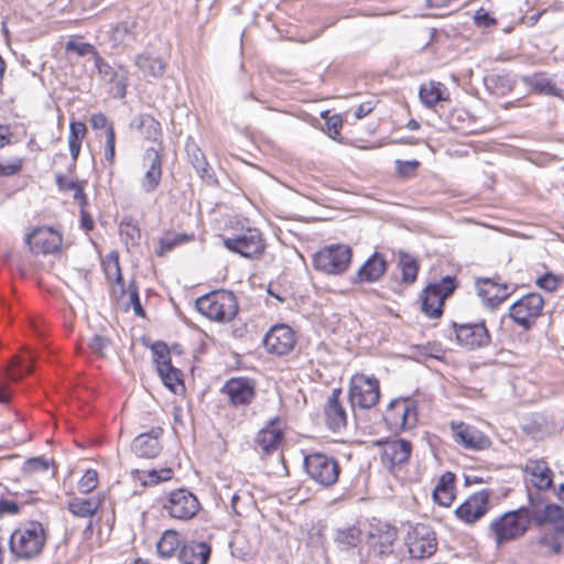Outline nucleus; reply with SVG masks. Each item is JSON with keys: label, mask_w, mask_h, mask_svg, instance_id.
Wrapping results in <instances>:
<instances>
[{"label": "nucleus", "mask_w": 564, "mask_h": 564, "mask_svg": "<svg viewBox=\"0 0 564 564\" xmlns=\"http://www.w3.org/2000/svg\"><path fill=\"white\" fill-rule=\"evenodd\" d=\"M86 207H80V223L82 227L89 231L94 228V220L90 214L85 209Z\"/></svg>", "instance_id": "774afa93"}, {"label": "nucleus", "mask_w": 564, "mask_h": 564, "mask_svg": "<svg viewBox=\"0 0 564 564\" xmlns=\"http://www.w3.org/2000/svg\"><path fill=\"white\" fill-rule=\"evenodd\" d=\"M453 440L456 444L469 451H484L491 446V440L477 427L464 423L452 422Z\"/></svg>", "instance_id": "f3484780"}, {"label": "nucleus", "mask_w": 564, "mask_h": 564, "mask_svg": "<svg viewBox=\"0 0 564 564\" xmlns=\"http://www.w3.org/2000/svg\"><path fill=\"white\" fill-rule=\"evenodd\" d=\"M304 468L310 478L324 488L333 487L339 478L340 466L334 456L314 452L304 457Z\"/></svg>", "instance_id": "39448f33"}, {"label": "nucleus", "mask_w": 564, "mask_h": 564, "mask_svg": "<svg viewBox=\"0 0 564 564\" xmlns=\"http://www.w3.org/2000/svg\"><path fill=\"white\" fill-rule=\"evenodd\" d=\"M543 306L544 300L539 293H529L510 306L509 316L524 330H529L541 315Z\"/></svg>", "instance_id": "1a4fd4ad"}, {"label": "nucleus", "mask_w": 564, "mask_h": 564, "mask_svg": "<svg viewBox=\"0 0 564 564\" xmlns=\"http://www.w3.org/2000/svg\"><path fill=\"white\" fill-rule=\"evenodd\" d=\"M98 474L95 469H87L78 481V489L83 494H88L97 487Z\"/></svg>", "instance_id": "603ef678"}, {"label": "nucleus", "mask_w": 564, "mask_h": 564, "mask_svg": "<svg viewBox=\"0 0 564 564\" xmlns=\"http://www.w3.org/2000/svg\"><path fill=\"white\" fill-rule=\"evenodd\" d=\"M373 108H375V104L372 100L365 101L357 107V109L355 111V116L358 119H361V118L366 117L367 115H369L373 110Z\"/></svg>", "instance_id": "338daca9"}, {"label": "nucleus", "mask_w": 564, "mask_h": 564, "mask_svg": "<svg viewBox=\"0 0 564 564\" xmlns=\"http://www.w3.org/2000/svg\"><path fill=\"white\" fill-rule=\"evenodd\" d=\"M181 239H172L171 237H164L160 241V251H158L159 256L164 254L167 251H171Z\"/></svg>", "instance_id": "69168bd1"}, {"label": "nucleus", "mask_w": 564, "mask_h": 564, "mask_svg": "<svg viewBox=\"0 0 564 564\" xmlns=\"http://www.w3.org/2000/svg\"><path fill=\"white\" fill-rule=\"evenodd\" d=\"M295 343V333L285 324L272 326L263 338L267 350L278 356L289 354L294 348Z\"/></svg>", "instance_id": "6ab92c4d"}, {"label": "nucleus", "mask_w": 564, "mask_h": 564, "mask_svg": "<svg viewBox=\"0 0 564 564\" xmlns=\"http://www.w3.org/2000/svg\"><path fill=\"white\" fill-rule=\"evenodd\" d=\"M490 492L487 489L471 494L456 510V517L466 524H474L489 510Z\"/></svg>", "instance_id": "dca6fc26"}, {"label": "nucleus", "mask_w": 564, "mask_h": 564, "mask_svg": "<svg viewBox=\"0 0 564 564\" xmlns=\"http://www.w3.org/2000/svg\"><path fill=\"white\" fill-rule=\"evenodd\" d=\"M162 434V427H153L147 433H141L131 444L132 452L141 458L156 457L162 449L159 441Z\"/></svg>", "instance_id": "4be33fe9"}, {"label": "nucleus", "mask_w": 564, "mask_h": 564, "mask_svg": "<svg viewBox=\"0 0 564 564\" xmlns=\"http://www.w3.org/2000/svg\"><path fill=\"white\" fill-rule=\"evenodd\" d=\"M458 344L467 349L486 347L490 344L491 337L484 321L479 323H453Z\"/></svg>", "instance_id": "2eb2a0df"}, {"label": "nucleus", "mask_w": 564, "mask_h": 564, "mask_svg": "<svg viewBox=\"0 0 564 564\" xmlns=\"http://www.w3.org/2000/svg\"><path fill=\"white\" fill-rule=\"evenodd\" d=\"M104 271L109 281H113L120 286V292L124 293L123 279L119 264V256L117 252H111L108 258L102 262Z\"/></svg>", "instance_id": "a19ab883"}, {"label": "nucleus", "mask_w": 564, "mask_h": 564, "mask_svg": "<svg viewBox=\"0 0 564 564\" xmlns=\"http://www.w3.org/2000/svg\"><path fill=\"white\" fill-rule=\"evenodd\" d=\"M521 82L531 93L553 97L562 96V89L556 86L553 78L546 73L539 72L523 75Z\"/></svg>", "instance_id": "393cba45"}, {"label": "nucleus", "mask_w": 564, "mask_h": 564, "mask_svg": "<svg viewBox=\"0 0 564 564\" xmlns=\"http://www.w3.org/2000/svg\"><path fill=\"white\" fill-rule=\"evenodd\" d=\"M402 280L405 283H413L416 280L419 265L416 261L410 257H403L400 261Z\"/></svg>", "instance_id": "09e8293b"}, {"label": "nucleus", "mask_w": 564, "mask_h": 564, "mask_svg": "<svg viewBox=\"0 0 564 564\" xmlns=\"http://www.w3.org/2000/svg\"><path fill=\"white\" fill-rule=\"evenodd\" d=\"M224 246L243 258L260 257L265 249V241L258 228L249 227L224 239Z\"/></svg>", "instance_id": "0eeeda50"}, {"label": "nucleus", "mask_w": 564, "mask_h": 564, "mask_svg": "<svg viewBox=\"0 0 564 564\" xmlns=\"http://www.w3.org/2000/svg\"><path fill=\"white\" fill-rule=\"evenodd\" d=\"M283 441V423L279 417L270 420L267 426L259 431L256 442L264 453L275 451Z\"/></svg>", "instance_id": "a878e982"}, {"label": "nucleus", "mask_w": 564, "mask_h": 564, "mask_svg": "<svg viewBox=\"0 0 564 564\" xmlns=\"http://www.w3.org/2000/svg\"><path fill=\"white\" fill-rule=\"evenodd\" d=\"M536 285L545 291L552 292L560 285V280L552 273H545L536 280Z\"/></svg>", "instance_id": "4d7b16f0"}, {"label": "nucleus", "mask_w": 564, "mask_h": 564, "mask_svg": "<svg viewBox=\"0 0 564 564\" xmlns=\"http://www.w3.org/2000/svg\"><path fill=\"white\" fill-rule=\"evenodd\" d=\"M130 128L138 130L145 140L155 142L162 135L161 123L150 113H140L130 122Z\"/></svg>", "instance_id": "7c9ffc66"}, {"label": "nucleus", "mask_w": 564, "mask_h": 564, "mask_svg": "<svg viewBox=\"0 0 564 564\" xmlns=\"http://www.w3.org/2000/svg\"><path fill=\"white\" fill-rule=\"evenodd\" d=\"M524 471L531 476L532 485L539 490H545L552 486V470L544 460L529 459Z\"/></svg>", "instance_id": "c756f323"}, {"label": "nucleus", "mask_w": 564, "mask_h": 564, "mask_svg": "<svg viewBox=\"0 0 564 564\" xmlns=\"http://www.w3.org/2000/svg\"><path fill=\"white\" fill-rule=\"evenodd\" d=\"M162 178V173L156 172H144L140 181L141 188L144 193L150 194L153 193L160 185Z\"/></svg>", "instance_id": "3c124183"}, {"label": "nucleus", "mask_w": 564, "mask_h": 564, "mask_svg": "<svg viewBox=\"0 0 564 564\" xmlns=\"http://www.w3.org/2000/svg\"><path fill=\"white\" fill-rule=\"evenodd\" d=\"M87 133V127L82 121H73L69 124L68 148L75 162L80 153L82 142Z\"/></svg>", "instance_id": "e433bc0d"}, {"label": "nucleus", "mask_w": 564, "mask_h": 564, "mask_svg": "<svg viewBox=\"0 0 564 564\" xmlns=\"http://www.w3.org/2000/svg\"><path fill=\"white\" fill-rule=\"evenodd\" d=\"M142 166L147 172L162 173V155L159 150L148 148L142 155Z\"/></svg>", "instance_id": "49530a36"}, {"label": "nucleus", "mask_w": 564, "mask_h": 564, "mask_svg": "<svg viewBox=\"0 0 564 564\" xmlns=\"http://www.w3.org/2000/svg\"><path fill=\"white\" fill-rule=\"evenodd\" d=\"M397 171L398 174L403 177H411L414 175L416 169L419 167L420 163L416 160L413 161H401L397 160Z\"/></svg>", "instance_id": "6e6d98bb"}, {"label": "nucleus", "mask_w": 564, "mask_h": 564, "mask_svg": "<svg viewBox=\"0 0 564 564\" xmlns=\"http://www.w3.org/2000/svg\"><path fill=\"white\" fill-rule=\"evenodd\" d=\"M398 539V530L390 524H382L370 533L372 553L384 558L393 554V544Z\"/></svg>", "instance_id": "412c9836"}, {"label": "nucleus", "mask_w": 564, "mask_h": 564, "mask_svg": "<svg viewBox=\"0 0 564 564\" xmlns=\"http://www.w3.org/2000/svg\"><path fill=\"white\" fill-rule=\"evenodd\" d=\"M474 21L477 26L485 28L495 25L497 23L496 19L490 17V14L484 8H480L479 10L476 11L474 15Z\"/></svg>", "instance_id": "13d9d810"}, {"label": "nucleus", "mask_w": 564, "mask_h": 564, "mask_svg": "<svg viewBox=\"0 0 564 564\" xmlns=\"http://www.w3.org/2000/svg\"><path fill=\"white\" fill-rule=\"evenodd\" d=\"M180 547V534L173 530H166L156 543V552L161 558H171Z\"/></svg>", "instance_id": "c9c22d12"}, {"label": "nucleus", "mask_w": 564, "mask_h": 564, "mask_svg": "<svg viewBox=\"0 0 564 564\" xmlns=\"http://www.w3.org/2000/svg\"><path fill=\"white\" fill-rule=\"evenodd\" d=\"M52 464L53 462L46 459L44 456L32 457L24 462L22 473L24 475H33L35 473L46 471Z\"/></svg>", "instance_id": "de8ad7c7"}, {"label": "nucleus", "mask_w": 564, "mask_h": 564, "mask_svg": "<svg viewBox=\"0 0 564 564\" xmlns=\"http://www.w3.org/2000/svg\"><path fill=\"white\" fill-rule=\"evenodd\" d=\"M413 402V399L411 398H400L392 400L387 409L386 413V421L390 425L391 429L394 430L395 425L398 424V421L401 417L402 412H404L405 406L409 408V405Z\"/></svg>", "instance_id": "37998d69"}, {"label": "nucleus", "mask_w": 564, "mask_h": 564, "mask_svg": "<svg viewBox=\"0 0 564 564\" xmlns=\"http://www.w3.org/2000/svg\"><path fill=\"white\" fill-rule=\"evenodd\" d=\"M25 242L32 252L50 254L61 249L63 238L52 227H39L25 237Z\"/></svg>", "instance_id": "a211bd4d"}, {"label": "nucleus", "mask_w": 564, "mask_h": 564, "mask_svg": "<svg viewBox=\"0 0 564 564\" xmlns=\"http://www.w3.org/2000/svg\"><path fill=\"white\" fill-rule=\"evenodd\" d=\"M419 97L422 104L427 108H433L438 101L446 99L444 86L437 82L422 84L419 90Z\"/></svg>", "instance_id": "f704fd0d"}, {"label": "nucleus", "mask_w": 564, "mask_h": 564, "mask_svg": "<svg viewBox=\"0 0 564 564\" xmlns=\"http://www.w3.org/2000/svg\"><path fill=\"white\" fill-rule=\"evenodd\" d=\"M545 497L540 492H529L528 503L495 518L489 524V532L497 546L524 536L531 524L534 525L533 510L542 507Z\"/></svg>", "instance_id": "f257e3e1"}, {"label": "nucleus", "mask_w": 564, "mask_h": 564, "mask_svg": "<svg viewBox=\"0 0 564 564\" xmlns=\"http://www.w3.org/2000/svg\"><path fill=\"white\" fill-rule=\"evenodd\" d=\"M188 159L199 177L207 183L215 182L213 169L209 166L204 152L189 138L185 145Z\"/></svg>", "instance_id": "cd10ccee"}, {"label": "nucleus", "mask_w": 564, "mask_h": 564, "mask_svg": "<svg viewBox=\"0 0 564 564\" xmlns=\"http://www.w3.org/2000/svg\"><path fill=\"white\" fill-rule=\"evenodd\" d=\"M457 285L456 278L452 275H446L440 282L426 285L420 296L421 311L430 318L441 317L444 301L453 294Z\"/></svg>", "instance_id": "423d86ee"}, {"label": "nucleus", "mask_w": 564, "mask_h": 564, "mask_svg": "<svg viewBox=\"0 0 564 564\" xmlns=\"http://www.w3.org/2000/svg\"><path fill=\"white\" fill-rule=\"evenodd\" d=\"M212 554V547L205 542L191 541L185 543L178 552L182 564H207Z\"/></svg>", "instance_id": "bb28decb"}, {"label": "nucleus", "mask_w": 564, "mask_h": 564, "mask_svg": "<svg viewBox=\"0 0 564 564\" xmlns=\"http://www.w3.org/2000/svg\"><path fill=\"white\" fill-rule=\"evenodd\" d=\"M135 65L148 76L160 77L164 73L165 65L159 57L140 54L135 57Z\"/></svg>", "instance_id": "4c0bfd02"}, {"label": "nucleus", "mask_w": 564, "mask_h": 564, "mask_svg": "<svg viewBox=\"0 0 564 564\" xmlns=\"http://www.w3.org/2000/svg\"><path fill=\"white\" fill-rule=\"evenodd\" d=\"M197 311L210 321L227 323L238 312L235 294L227 290H217L198 297L195 302Z\"/></svg>", "instance_id": "7ed1b4c3"}, {"label": "nucleus", "mask_w": 564, "mask_h": 564, "mask_svg": "<svg viewBox=\"0 0 564 564\" xmlns=\"http://www.w3.org/2000/svg\"><path fill=\"white\" fill-rule=\"evenodd\" d=\"M533 516L536 528L551 527V530L542 531L536 538L541 553L544 556L564 553V508L545 498L542 507L533 510Z\"/></svg>", "instance_id": "f03ea898"}, {"label": "nucleus", "mask_w": 564, "mask_h": 564, "mask_svg": "<svg viewBox=\"0 0 564 564\" xmlns=\"http://www.w3.org/2000/svg\"><path fill=\"white\" fill-rule=\"evenodd\" d=\"M23 362L24 361L18 357L13 359L12 366L14 369L7 370V377L10 380H13V381L20 380L24 376V373H30L32 371V367L31 366L24 367Z\"/></svg>", "instance_id": "864d4df0"}, {"label": "nucleus", "mask_w": 564, "mask_h": 564, "mask_svg": "<svg viewBox=\"0 0 564 564\" xmlns=\"http://www.w3.org/2000/svg\"><path fill=\"white\" fill-rule=\"evenodd\" d=\"M152 352L154 356V361L156 364V369L162 368L163 364H171L170 350L165 343H154L152 345Z\"/></svg>", "instance_id": "8fccbe9b"}, {"label": "nucleus", "mask_w": 564, "mask_h": 564, "mask_svg": "<svg viewBox=\"0 0 564 564\" xmlns=\"http://www.w3.org/2000/svg\"><path fill=\"white\" fill-rule=\"evenodd\" d=\"M412 452L409 441L399 438L384 442L381 451V459L389 467L401 466L408 463Z\"/></svg>", "instance_id": "5701e85b"}, {"label": "nucleus", "mask_w": 564, "mask_h": 564, "mask_svg": "<svg viewBox=\"0 0 564 564\" xmlns=\"http://www.w3.org/2000/svg\"><path fill=\"white\" fill-rule=\"evenodd\" d=\"M455 475L451 471L443 474L433 490V498L436 503L448 507L455 498Z\"/></svg>", "instance_id": "2f4dec72"}, {"label": "nucleus", "mask_w": 564, "mask_h": 564, "mask_svg": "<svg viewBox=\"0 0 564 564\" xmlns=\"http://www.w3.org/2000/svg\"><path fill=\"white\" fill-rule=\"evenodd\" d=\"M134 477L141 481L143 486H155L162 481L170 480L173 477L171 468L135 470Z\"/></svg>", "instance_id": "58836bf2"}, {"label": "nucleus", "mask_w": 564, "mask_h": 564, "mask_svg": "<svg viewBox=\"0 0 564 564\" xmlns=\"http://www.w3.org/2000/svg\"><path fill=\"white\" fill-rule=\"evenodd\" d=\"M129 295H130V302L133 306V311H134L135 315L143 316L144 311H143L141 302H140L138 289L134 285H130Z\"/></svg>", "instance_id": "680f3d73"}, {"label": "nucleus", "mask_w": 564, "mask_h": 564, "mask_svg": "<svg viewBox=\"0 0 564 564\" xmlns=\"http://www.w3.org/2000/svg\"><path fill=\"white\" fill-rule=\"evenodd\" d=\"M100 503V499L95 496L89 498L75 497L69 500L67 509L76 517L89 518L98 511Z\"/></svg>", "instance_id": "72a5a7b5"}, {"label": "nucleus", "mask_w": 564, "mask_h": 564, "mask_svg": "<svg viewBox=\"0 0 564 564\" xmlns=\"http://www.w3.org/2000/svg\"><path fill=\"white\" fill-rule=\"evenodd\" d=\"M326 126L329 135L335 138V135L339 134L340 128L343 126L341 117L339 115H333L332 117L327 118Z\"/></svg>", "instance_id": "052dcab7"}, {"label": "nucleus", "mask_w": 564, "mask_h": 564, "mask_svg": "<svg viewBox=\"0 0 564 564\" xmlns=\"http://www.w3.org/2000/svg\"><path fill=\"white\" fill-rule=\"evenodd\" d=\"M108 345H109L108 338L105 336H101V335H94V337L89 341L90 349L94 352L101 355V356L104 355Z\"/></svg>", "instance_id": "bf43d9fd"}, {"label": "nucleus", "mask_w": 564, "mask_h": 564, "mask_svg": "<svg viewBox=\"0 0 564 564\" xmlns=\"http://www.w3.org/2000/svg\"><path fill=\"white\" fill-rule=\"evenodd\" d=\"M351 261V249L346 245H330L319 250L313 259L314 268L328 274H341Z\"/></svg>", "instance_id": "6e6552de"}, {"label": "nucleus", "mask_w": 564, "mask_h": 564, "mask_svg": "<svg viewBox=\"0 0 564 564\" xmlns=\"http://www.w3.org/2000/svg\"><path fill=\"white\" fill-rule=\"evenodd\" d=\"M19 511V506L12 500L2 499L0 500V516L10 513L15 514Z\"/></svg>", "instance_id": "0e129e2a"}, {"label": "nucleus", "mask_w": 564, "mask_h": 564, "mask_svg": "<svg viewBox=\"0 0 564 564\" xmlns=\"http://www.w3.org/2000/svg\"><path fill=\"white\" fill-rule=\"evenodd\" d=\"M23 160L21 158L12 159L8 164H0V176L8 177L21 172Z\"/></svg>", "instance_id": "5fc2aeb1"}, {"label": "nucleus", "mask_w": 564, "mask_h": 564, "mask_svg": "<svg viewBox=\"0 0 564 564\" xmlns=\"http://www.w3.org/2000/svg\"><path fill=\"white\" fill-rule=\"evenodd\" d=\"M387 271V261L382 254L375 252L357 271V282H376Z\"/></svg>", "instance_id": "c85d7f7f"}, {"label": "nucleus", "mask_w": 564, "mask_h": 564, "mask_svg": "<svg viewBox=\"0 0 564 564\" xmlns=\"http://www.w3.org/2000/svg\"><path fill=\"white\" fill-rule=\"evenodd\" d=\"M199 508L200 505L197 497L184 488L172 490L163 502V509L167 514L178 520L194 518Z\"/></svg>", "instance_id": "9d476101"}, {"label": "nucleus", "mask_w": 564, "mask_h": 564, "mask_svg": "<svg viewBox=\"0 0 564 564\" xmlns=\"http://www.w3.org/2000/svg\"><path fill=\"white\" fill-rule=\"evenodd\" d=\"M417 423V404L416 401L413 400V402L409 405V408L405 406L404 412H402L400 420L398 421V424L395 425L394 430L398 431H408L416 426Z\"/></svg>", "instance_id": "c03bdc74"}, {"label": "nucleus", "mask_w": 564, "mask_h": 564, "mask_svg": "<svg viewBox=\"0 0 564 564\" xmlns=\"http://www.w3.org/2000/svg\"><path fill=\"white\" fill-rule=\"evenodd\" d=\"M89 122H90L91 128L95 130H99V129H104V128L107 129V126L110 124V123H108L107 117L101 112L94 113L90 117Z\"/></svg>", "instance_id": "e2e57ef3"}, {"label": "nucleus", "mask_w": 564, "mask_h": 564, "mask_svg": "<svg viewBox=\"0 0 564 564\" xmlns=\"http://www.w3.org/2000/svg\"><path fill=\"white\" fill-rule=\"evenodd\" d=\"M100 80L109 86L108 94L112 98L122 99L127 95L129 73L121 65H111L102 57H97L95 65Z\"/></svg>", "instance_id": "ddd939ff"}, {"label": "nucleus", "mask_w": 564, "mask_h": 564, "mask_svg": "<svg viewBox=\"0 0 564 564\" xmlns=\"http://www.w3.org/2000/svg\"><path fill=\"white\" fill-rule=\"evenodd\" d=\"M46 534L41 522L29 521L13 531L10 538V550L20 558L39 555L45 544Z\"/></svg>", "instance_id": "20e7f679"}, {"label": "nucleus", "mask_w": 564, "mask_h": 564, "mask_svg": "<svg viewBox=\"0 0 564 564\" xmlns=\"http://www.w3.org/2000/svg\"><path fill=\"white\" fill-rule=\"evenodd\" d=\"M56 184L61 191H73L74 200L77 202L80 207L87 206L88 199L84 192L83 183L79 181L68 180L66 176L57 174Z\"/></svg>", "instance_id": "ea45409f"}, {"label": "nucleus", "mask_w": 564, "mask_h": 564, "mask_svg": "<svg viewBox=\"0 0 564 564\" xmlns=\"http://www.w3.org/2000/svg\"><path fill=\"white\" fill-rule=\"evenodd\" d=\"M380 398L379 381L365 375H356L351 378L349 388V400L351 406L370 409L375 406Z\"/></svg>", "instance_id": "9b49d317"}, {"label": "nucleus", "mask_w": 564, "mask_h": 564, "mask_svg": "<svg viewBox=\"0 0 564 564\" xmlns=\"http://www.w3.org/2000/svg\"><path fill=\"white\" fill-rule=\"evenodd\" d=\"M509 285L507 283H498L492 279H478L476 289L478 296L488 307L495 308L505 302L510 295Z\"/></svg>", "instance_id": "aec40b11"}, {"label": "nucleus", "mask_w": 564, "mask_h": 564, "mask_svg": "<svg viewBox=\"0 0 564 564\" xmlns=\"http://www.w3.org/2000/svg\"><path fill=\"white\" fill-rule=\"evenodd\" d=\"M66 52H74L78 56L91 55L94 63H97V57H101L94 45L86 42H79L76 40H69L65 44Z\"/></svg>", "instance_id": "a18cd8bd"}, {"label": "nucleus", "mask_w": 564, "mask_h": 564, "mask_svg": "<svg viewBox=\"0 0 564 564\" xmlns=\"http://www.w3.org/2000/svg\"><path fill=\"white\" fill-rule=\"evenodd\" d=\"M408 551L413 558L431 557L437 551L435 532L426 524H416L406 536Z\"/></svg>", "instance_id": "f8f14e48"}, {"label": "nucleus", "mask_w": 564, "mask_h": 564, "mask_svg": "<svg viewBox=\"0 0 564 564\" xmlns=\"http://www.w3.org/2000/svg\"><path fill=\"white\" fill-rule=\"evenodd\" d=\"M256 381L248 377H234L228 379L221 388V393L228 397L232 406H247L257 395Z\"/></svg>", "instance_id": "4468645a"}, {"label": "nucleus", "mask_w": 564, "mask_h": 564, "mask_svg": "<svg viewBox=\"0 0 564 564\" xmlns=\"http://www.w3.org/2000/svg\"><path fill=\"white\" fill-rule=\"evenodd\" d=\"M341 390L334 389L327 399L324 408L325 422L333 432L340 431L347 424V414L344 406L339 403Z\"/></svg>", "instance_id": "b1692460"}, {"label": "nucleus", "mask_w": 564, "mask_h": 564, "mask_svg": "<svg viewBox=\"0 0 564 564\" xmlns=\"http://www.w3.org/2000/svg\"><path fill=\"white\" fill-rule=\"evenodd\" d=\"M159 376L165 387L176 392V388L183 387L182 372L172 366V364H163L162 368L158 369Z\"/></svg>", "instance_id": "79ce46f5"}, {"label": "nucleus", "mask_w": 564, "mask_h": 564, "mask_svg": "<svg viewBox=\"0 0 564 564\" xmlns=\"http://www.w3.org/2000/svg\"><path fill=\"white\" fill-rule=\"evenodd\" d=\"M140 35L139 23L134 20L122 21L112 29L111 39L113 42L130 45L138 41Z\"/></svg>", "instance_id": "473e14b6"}]
</instances>
